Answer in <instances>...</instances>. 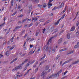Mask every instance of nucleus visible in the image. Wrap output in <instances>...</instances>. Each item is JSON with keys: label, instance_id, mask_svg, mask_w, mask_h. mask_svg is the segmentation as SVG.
I'll return each instance as SVG.
<instances>
[{"label": "nucleus", "instance_id": "obj_1", "mask_svg": "<svg viewBox=\"0 0 79 79\" xmlns=\"http://www.w3.org/2000/svg\"><path fill=\"white\" fill-rule=\"evenodd\" d=\"M61 72H62V70L61 69L60 70V71L59 72L55 74H52V75H51L50 76L48 77L46 79H51L52 78V77H53V76L54 77H57V76H59V75H60V73H61Z\"/></svg>", "mask_w": 79, "mask_h": 79}, {"label": "nucleus", "instance_id": "obj_2", "mask_svg": "<svg viewBox=\"0 0 79 79\" xmlns=\"http://www.w3.org/2000/svg\"><path fill=\"white\" fill-rule=\"evenodd\" d=\"M22 66V64H20L18 66L16 67L12 70L13 71L18 69H21L23 68V67Z\"/></svg>", "mask_w": 79, "mask_h": 79}, {"label": "nucleus", "instance_id": "obj_3", "mask_svg": "<svg viewBox=\"0 0 79 79\" xmlns=\"http://www.w3.org/2000/svg\"><path fill=\"white\" fill-rule=\"evenodd\" d=\"M47 74V73L46 72H43L42 73L41 76L43 77V78H44L45 77V76Z\"/></svg>", "mask_w": 79, "mask_h": 79}, {"label": "nucleus", "instance_id": "obj_4", "mask_svg": "<svg viewBox=\"0 0 79 79\" xmlns=\"http://www.w3.org/2000/svg\"><path fill=\"white\" fill-rule=\"evenodd\" d=\"M73 60V59H69V60L64 62L63 64H66V63H68V62H69L71 61H72V60Z\"/></svg>", "mask_w": 79, "mask_h": 79}, {"label": "nucleus", "instance_id": "obj_5", "mask_svg": "<svg viewBox=\"0 0 79 79\" xmlns=\"http://www.w3.org/2000/svg\"><path fill=\"white\" fill-rule=\"evenodd\" d=\"M51 3V2H50V1H49V2L48 4V8H50V6H52V5L53 4L52 3Z\"/></svg>", "mask_w": 79, "mask_h": 79}, {"label": "nucleus", "instance_id": "obj_6", "mask_svg": "<svg viewBox=\"0 0 79 79\" xmlns=\"http://www.w3.org/2000/svg\"><path fill=\"white\" fill-rule=\"evenodd\" d=\"M18 60V58H15V59H14L12 61H11L10 62V64H12V63H14V62H15V61H16V60Z\"/></svg>", "mask_w": 79, "mask_h": 79}, {"label": "nucleus", "instance_id": "obj_7", "mask_svg": "<svg viewBox=\"0 0 79 79\" xmlns=\"http://www.w3.org/2000/svg\"><path fill=\"white\" fill-rule=\"evenodd\" d=\"M79 42H77V43L74 46L75 48H77V47H79Z\"/></svg>", "mask_w": 79, "mask_h": 79}, {"label": "nucleus", "instance_id": "obj_8", "mask_svg": "<svg viewBox=\"0 0 79 79\" xmlns=\"http://www.w3.org/2000/svg\"><path fill=\"white\" fill-rule=\"evenodd\" d=\"M46 61V60H44L42 61L39 64V66H40L42 64H44Z\"/></svg>", "mask_w": 79, "mask_h": 79}, {"label": "nucleus", "instance_id": "obj_9", "mask_svg": "<svg viewBox=\"0 0 79 79\" xmlns=\"http://www.w3.org/2000/svg\"><path fill=\"white\" fill-rule=\"evenodd\" d=\"M57 35H58V34L55 35L54 36H53L52 37H51V38H50L49 40L52 41V39H53L54 38H55V37H56V36H57Z\"/></svg>", "mask_w": 79, "mask_h": 79}, {"label": "nucleus", "instance_id": "obj_10", "mask_svg": "<svg viewBox=\"0 0 79 79\" xmlns=\"http://www.w3.org/2000/svg\"><path fill=\"white\" fill-rule=\"evenodd\" d=\"M53 29H54V27H51L49 30V31H51V32H52L53 31Z\"/></svg>", "mask_w": 79, "mask_h": 79}, {"label": "nucleus", "instance_id": "obj_11", "mask_svg": "<svg viewBox=\"0 0 79 79\" xmlns=\"http://www.w3.org/2000/svg\"><path fill=\"white\" fill-rule=\"evenodd\" d=\"M61 42H62V38H60L59 40L58 41V44H60Z\"/></svg>", "mask_w": 79, "mask_h": 79}, {"label": "nucleus", "instance_id": "obj_12", "mask_svg": "<svg viewBox=\"0 0 79 79\" xmlns=\"http://www.w3.org/2000/svg\"><path fill=\"white\" fill-rule=\"evenodd\" d=\"M75 27H73L71 29L70 31H74L75 30Z\"/></svg>", "mask_w": 79, "mask_h": 79}, {"label": "nucleus", "instance_id": "obj_13", "mask_svg": "<svg viewBox=\"0 0 79 79\" xmlns=\"http://www.w3.org/2000/svg\"><path fill=\"white\" fill-rule=\"evenodd\" d=\"M79 62V60H78L77 61H76L75 62H73L72 64H77V63H78Z\"/></svg>", "mask_w": 79, "mask_h": 79}, {"label": "nucleus", "instance_id": "obj_14", "mask_svg": "<svg viewBox=\"0 0 79 79\" xmlns=\"http://www.w3.org/2000/svg\"><path fill=\"white\" fill-rule=\"evenodd\" d=\"M67 50V48H64L59 51V52H63V51H66Z\"/></svg>", "mask_w": 79, "mask_h": 79}, {"label": "nucleus", "instance_id": "obj_15", "mask_svg": "<svg viewBox=\"0 0 79 79\" xmlns=\"http://www.w3.org/2000/svg\"><path fill=\"white\" fill-rule=\"evenodd\" d=\"M39 21H40V22H44V21H45V19H43L40 20Z\"/></svg>", "mask_w": 79, "mask_h": 79}, {"label": "nucleus", "instance_id": "obj_16", "mask_svg": "<svg viewBox=\"0 0 79 79\" xmlns=\"http://www.w3.org/2000/svg\"><path fill=\"white\" fill-rule=\"evenodd\" d=\"M14 3V1L13 0H11V1L10 2V4L12 6H13V3Z\"/></svg>", "mask_w": 79, "mask_h": 79}, {"label": "nucleus", "instance_id": "obj_17", "mask_svg": "<svg viewBox=\"0 0 79 79\" xmlns=\"http://www.w3.org/2000/svg\"><path fill=\"white\" fill-rule=\"evenodd\" d=\"M45 56H46V55H45V54H44V56L43 57H42L40 59V61H42V60H43V59H44V58H45Z\"/></svg>", "mask_w": 79, "mask_h": 79}, {"label": "nucleus", "instance_id": "obj_18", "mask_svg": "<svg viewBox=\"0 0 79 79\" xmlns=\"http://www.w3.org/2000/svg\"><path fill=\"white\" fill-rule=\"evenodd\" d=\"M21 27H22V25L19 26H17L15 27V29H19V28H21Z\"/></svg>", "mask_w": 79, "mask_h": 79}, {"label": "nucleus", "instance_id": "obj_19", "mask_svg": "<svg viewBox=\"0 0 79 79\" xmlns=\"http://www.w3.org/2000/svg\"><path fill=\"white\" fill-rule=\"evenodd\" d=\"M55 30L56 31H55L53 33H52V34H55V33H56V32H58V29H57V28L55 29Z\"/></svg>", "mask_w": 79, "mask_h": 79}, {"label": "nucleus", "instance_id": "obj_20", "mask_svg": "<svg viewBox=\"0 0 79 79\" xmlns=\"http://www.w3.org/2000/svg\"><path fill=\"white\" fill-rule=\"evenodd\" d=\"M65 14L63 15L60 18V19H60V20L61 19H63L64 18V16H65Z\"/></svg>", "mask_w": 79, "mask_h": 79}, {"label": "nucleus", "instance_id": "obj_21", "mask_svg": "<svg viewBox=\"0 0 79 79\" xmlns=\"http://www.w3.org/2000/svg\"><path fill=\"white\" fill-rule=\"evenodd\" d=\"M60 19H59L57 22L55 23V25H58L59 23V22H60Z\"/></svg>", "mask_w": 79, "mask_h": 79}, {"label": "nucleus", "instance_id": "obj_22", "mask_svg": "<svg viewBox=\"0 0 79 79\" xmlns=\"http://www.w3.org/2000/svg\"><path fill=\"white\" fill-rule=\"evenodd\" d=\"M14 39V36H13V37L11 39H10V41H11V42H13V40Z\"/></svg>", "mask_w": 79, "mask_h": 79}, {"label": "nucleus", "instance_id": "obj_23", "mask_svg": "<svg viewBox=\"0 0 79 79\" xmlns=\"http://www.w3.org/2000/svg\"><path fill=\"white\" fill-rule=\"evenodd\" d=\"M67 38L68 39H70V34L69 33H68L67 34Z\"/></svg>", "mask_w": 79, "mask_h": 79}, {"label": "nucleus", "instance_id": "obj_24", "mask_svg": "<svg viewBox=\"0 0 79 79\" xmlns=\"http://www.w3.org/2000/svg\"><path fill=\"white\" fill-rule=\"evenodd\" d=\"M43 8H45V7H47V4L46 3L44 4L43 5Z\"/></svg>", "mask_w": 79, "mask_h": 79}, {"label": "nucleus", "instance_id": "obj_25", "mask_svg": "<svg viewBox=\"0 0 79 79\" xmlns=\"http://www.w3.org/2000/svg\"><path fill=\"white\" fill-rule=\"evenodd\" d=\"M32 2H34L36 3H38L39 1V0H32Z\"/></svg>", "mask_w": 79, "mask_h": 79}, {"label": "nucleus", "instance_id": "obj_26", "mask_svg": "<svg viewBox=\"0 0 79 79\" xmlns=\"http://www.w3.org/2000/svg\"><path fill=\"white\" fill-rule=\"evenodd\" d=\"M9 51H8L6 52V56H9Z\"/></svg>", "mask_w": 79, "mask_h": 79}, {"label": "nucleus", "instance_id": "obj_27", "mask_svg": "<svg viewBox=\"0 0 79 79\" xmlns=\"http://www.w3.org/2000/svg\"><path fill=\"white\" fill-rule=\"evenodd\" d=\"M37 18H39L38 16H37L36 17L34 18V21L35 22V21H37Z\"/></svg>", "mask_w": 79, "mask_h": 79}, {"label": "nucleus", "instance_id": "obj_28", "mask_svg": "<svg viewBox=\"0 0 79 79\" xmlns=\"http://www.w3.org/2000/svg\"><path fill=\"white\" fill-rule=\"evenodd\" d=\"M60 57V55H57V57L56 58V60H58Z\"/></svg>", "mask_w": 79, "mask_h": 79}, {"label": "nucleus", "instance_id": "obj_29", "mask_svg": "<svg viewBox=\"0 0 79 79\" xmlns=\"http://www.w3.org/2000/svg\"><path fill=\"white\" fill-rule=\"evenodd\" d=\"M32 50H31L30 52H29V55H32Z\"/></svg>", "mask_w": 79, "mask_h": 79}, {"label": "nucleus", "instance_id": "obj_30", "mask_svg": "<svg viewBox=\"0 0 79 79\" xmlns=\"http://www.w3.org/2000/svg\"><path fill=\"white\" fill-rule=\"evenodd\" d=\"M15 47V46L13 45L12 46V47H11L10 48V50H13L14 48Z\"/></svg>", "mask_w": 79, "mask_h": 79}, {"label": "nucleus", "instance_id": "obj_31", "mask_svg": "<svg viewBox=\"0 0 79 79\" xmlns=\"http://www.w3.org/2000/svg\"><path fill=\"white\" fill-rule=\"evenodd\" d=\"M4 24H5V22L3 23L2 24H1L0 25V27H2V26H3V25H4Z\"/></svg>", "mask_w": 79, "mask_h": 79}, {"label": "nucleus", "instance_id": "obj_32", "mask_svg": "<svg viewBox=\"0 0 79 79\" xmlns=\"http://www.w3.org/2000/svg\"><path fill=\"white\" fill-rule=\"evenodd\" d=\"M26 31V30H22L21 31V33L22 34H24V32Z\"/></svg>", "mask_w": 79, "mask_h": 79}, {"label": "nucleus", "instance_id": "obj_33", "mask_svg": "<svg viewBox=\"0 0 79 79\" xmlns=\"http://www.w3.org/2000/svg\"><path fill=\"white\" fill-rule=\"evenodd\" d=\"M79 21H77V22L76 23V26H78V25H79Z\"/></svg>", "mask_w": 79, "mask_h": 79}, {"label": "nucleus", "instance_id": "obj_34", "mask_svg": "<svg viewBox=\"0 0 79 79\" xmlns=\"http://www.w3.org/2000/svg\"><path fill=\"white\" fill-rule=\"evenodd\" d=\"M30 64H31V63H30V62L28 63L27 64V66H29Z\"/></svg>", "mask_w": 79, "mask_h": 79}, {"label": "nucleus", "instance_id": "obj_35", "mask_svg": "<svg viewBox=\"0 0 79 79\" xmlns=\"http://www.w3.org/2000/svg\"><path fill=\"white\" fill-rule=\"evenodd\" d=\"M52 42V41L50 40H48V43H47V44L48 45L49 44V43L50 42Z\"/></svg>", "mask_w": 79, "mask_h": 79}, {"label": "nucleus", "instance_id": "obj_36", "mask_svg": "<svg viewBox=\"0 0 79 79\" xmlns=\"http://www.w3.org/2000/svg\"><path fill=\"white\" fill-rule=\"evenodd\" d=\"M28 26H28V27H31V26H32V23H31L30 24L28 25Z\"/></svg>", "mask_w": 79, "mask_h": 79}, {"label": "nucleus", "instance_id": "obj_37", "mask_svg": "<svg viewBox=\"0 0 79 79\" xmlns=\"http://www.w3.org/2000/svg\"><path fill=\"white\" fill-rule=\"evenodd\" d=\"M38 6L40 8H41V7H42V5H40V4H38Z\"/></svg>", "mask_w": 79, "mask_h": 79}, {"label": "nucleus", "instance_id": "obj_38", "mask_svg": "<svg viewBox=\"0 0 79 79\" xmlns=\"http://www.w3.org/2000/svg\"><path fill=\"white\" fill-rule=\"evenodd\" d=\"M46 51H48V46H47L46 49H45Z\"/></svg>", "mask_w": 79, "mask_h": 79}, {"label": "nucleus", "instance_id": "obj_39", "mask_svg": "<svg viewBox=\"0 0 79 79\" xmlns=\"http://www.w3.org/2000/svg\"><path fill=\"white\" fill-rule=\"evenodd\" d=\"M27 67H25L23 71H26V69H27Z\"/></svg>", "mask_w": 79, "mask_h": 79}, {"label": "nucleus", "instance_id": "obj_40", "mask_svg": "<svg viewBox=\"0 0 79 79\" xmlns=\"http://www.w3.org/2000/svg\"><path fill=\"white\" fill-rule=\"evenodd\" d=\"M45 30H46L45 28L43 29V34H44V32L45 31Z\"/></svg>", "mask_w": 79, "mask_h": 79}, {"label": "nucleus", "instance_id": "obj_41", "mask_svg": "<svg viewBox=\"0 0 79 79\" xmlns=\"http://www.w3.org/2000/svg\"><path fill=\"white\" fill-rule=\"evenodd\" d=\"M22 16H23V15L21 14V15L19 16L18 17H19V18H22Z\"/></svg>", "mask_w": 79, "mask_h": 79}, {"label": "nucleus", "instance_id": "obj_42", "mask_svg": "<svg viewBox=\"0 0 79 79\" xmlns=\"http://www.w3.org/2000/svg\"><path fill=\"white\" fill-rule=\"evenodd\" d=\"M39 34V32H36V36H37V35H38Z\"/></svg>", "mask_w": 79, "mask_h": 79}, {"label": "nucleus", "instance_id": "obj_43", "mask_svg": "<svg viewBox=\"0 0 79 79\" xmlns=\"http://www.w3.org/2000/svg\"><path fill=\"white\" fill-rule=\"evenodd\" d=\"M64 32V30H62L59 33V35H60L61 34H62V33H63Z\"/></svg>", "mask_w": 79, "mask_h": 79}, {"label": "nucleus", "instance_id": "obj_44", "mask_svg": "<svg viewBox=\"0 0 79 79\" xmlns=\"http://www.w3.org/2000/svg\"><path fill=\"white\" fill-rule=\"evenodd\" d=\"M49 68L47 66L46 68V70L47 71V70H48Z\"/></svg>", "mask_w": 79, "mask_h": 79}, {"label": "nucleus", "instance_id": "obj_45", "mask_svg": "<svg viewBox=\"0 0 79 79\" xmlns=\"http://www.w3.org/2000/svg\"><path fill=\"white\" fill-rule=\"evenodd\" d=\"M51 22V20H49L47 21L46 22L47 23V24H48V23H50Z\"/></svg>", "mask_w": 79, "mask_h": 79}, {"label": "nucleus", "instance_id": "obj_46", "mask_svg": "<svg viewBox=\"0 0 79 79\" xmlns=\"http://www.w3.org/2000/svg\"><path fill=\"white\" fill-rule=\"evenodd\" d=\"M31 38H29V37L27 38V39H26V40H27V41H28V40H30V39H31Z\"/></svg>", "mask_w": 79, "mask_h": 79}, {"label": "nucleus", "instance_id": "obj_47", "mask_svg": "<svg viewBox=\"0 0 79 79\" xmlns=\"http://www.w3.org/2000/svg\"><path fill=\"white\" fill-rule=\"evenodd\" d=\"M20 8H21V6H19L18 7V8L19 10H20Z\"/></svg>", "mask_w": 79, "mask_h": 79}, {"label": "nucleus", "instance_id": "obj_48", "mask_svg": "<svg viewBox=\"0 0 79 79\" xmlns=\"http://www.w3.org/2000/svg\"><path fill=\"white\" fill-rule=\"evenodd\" d=\"M68 71H65L64 73V75H65L66 74V73H68Z\"/></svg>", "mask_w": 79, "mask_h": 79}, {"label": "nucleus", "instance_id": "obj_49", "mask_svg": "<svg viewBox=\"0 0 79 79\" xmlns=\"http://www.w3.org/2000/svg\"><path fill=\"white\" fill-rule=\"evenodd\" d=\"M10 32V30H9L8 31H7L6 33V34H8Z\"/></svg>", "mask_w": 79, "mask_h": 79}, {"label": "nucleus", "instance_id": "obj_50", "mask_svg": "<svg viewBox=\"0 0 79 79\" xmlns=\"http://www.w3.org/2000/svg\"><path fill=\"white\" fill-rule=\"evenodd\" d=\"M55 49H53L52 50V53H55Z\"/></svg>", "mask_w": 79, "mask_h": 79}, {"label": "nucleus", "instance_id": "obj_51", "mask_svg": "<svg viewBox=\"0 0 79 79\" xmlns=\"http://www.w3.org/2000/svg\"><path fill=\"white\" fill-rule=\"evenodd\" d=\"M26 36H27V34H25L24 36V38H25Z\"/></svg>", "mask_w": 79, "mask_h": 79}, {"label": "nucleus", "instance_id": "obj_52", "mask_svg": "<svg viewBox=\"0 0 79 79\" xmlns=\"http://www.w3.org/2000/svg\"><path fill=\"white\" fill-rule=\"evenodd\" d=\"M17 77H21V76H22V75H17Z\"/></svg>", "mask_w": 79, "mask_h": 79}, {"label": "nucleus", "instance_id": "obj_53", "mask_svg": "<svg viewBox=\"0 0 79 79\" xmlns=\"http://www.w3.org/2000/svg\"><path fill=\"white\" fill-rule=\"evenodd\" d=\"M38 63H39V61H37L35 63V65L37 64H38Z\"/></svg>", "mask_w": 79, "mask_h": 79}, {"label": "nucleus", "instance_id": "obj_54", "mask_svg": "<svg viewBox=\"0 0 79 79\" xmlns=\"http://www.w3.org/2000/svg\"><path fill=\"white\" fill-rule=\"evenodd\" d=\"M27 61H28V59H25V60L24 61L25 63H26Z\"/></svg>", "mask_w": 79, "mask_h": 79}, {"label": "nucleus", "instance_id": "obj_55", "mask_svg": "<svg viewBox=\"0 0 79 79\" xmlns=\"http://www.w3.org/2000/svg\"><path fill=\"white\" fill-rule=\"evenodd\" d=\"M56 7H55L52 10V11H53V10H56Z\"/></svg>", "mask_w": 79, "mask_h": 79}, {"label": "nucleus", "instance_id": "obj_56", "mask_svg": "<svg viewBox=\"0 0 79 79\" xmlns=\"http://www.w3.org/2000/svg\"><path fill=\"white\" fill-rule=\"evenodd\" d=\"M16 12H15L12 14V16H14V15H16Z\"/></svg>", "mask_w": 79, "mask_h": 79}, {"label": "nucleus", "instance_id": "obj_57", "mask_svg": "<svg viewBox=\"0 0 79 79\" xmlns=\"http://www.w3.org/2000/svg\"><path fill=\"white\" fill-rule=\"evenodd\" d=\"M66 10H63V11H62V12H61V13H64V12H65V11Z\"/></svg>", "mask_w": 79, "mask_h": 79}, {"label": "nucleus", "instance_id": "obj_58", "mask_svg": "<svg viewBox=\"0 0 79 79\" xmlns=\"http://www.w3.org/2000/svg\"><path fill=\"white\" fill-rule=\"evenodd\" d=\"M25 21H26L25 20V19H23V20L22 21V23H23Z\"/></svg>", "mask_w": 79, "mask_h": 79}, {"label": "nucleus", "instance_id": "obj_59", "mask_svg": "<svg viewBox=\"0 0 79 79\" xmlns=\"http://www.w3.org/2000/svg\"><path fill=\"white\" fill-rule=\"evenodd\" d=\"M38 70V68H36L35 70V72H37V71Z\"/></svg>", "mask_w": 79, "mask_h": 79}, {"label": "nucleus", "instance_id": "obj_60", "mask_svg": "<svg viewBox=\"0 0 79 79\" xmlns=\"http://www.w3.org/2000/svg\"><path fill=\"white\" fill-rule=\"evenodd\" d=\"M30 48H32V47H33V45H30Z\"/></svg>", "mask_w": 79, "mask_h": 79}, {"label": "nucleus", "instance_id": "obj_61", "mask_svg": "<svg viewBox=\"0 0 79 79\" xmlns=\"http://www.w3.org/2000/svg\"><path fill=\"white\" fill-rule=\"evenodd\" d=\"M25 62H24V61H23V62H22V64H22V65H23V64H24V63H25Z\"/></svg>", "mask_w": 79, "mask_h": 79}, {"label": "nucleus", "instance_id": "obj_62", "mask_svg": "<svg viewBox=\"0 0 79 79\" xmlns=\"http://www.w3.org/2000/svg\"><path fill=\"white\" fill-rule=\"evenodd\" d=\"M25 55H26V53L23 54L21 56H23Z\"/></svg>", "mask_w": 79, "mask_h": 79}, {"label": "nucleus", "instance_id": "obj_63", "mask_svg": "<svg viewBox=\"0 0 79 79\" xmlns=\"http://www.w3.org/2000/svg\"><path fill=\"white\" fill-rule=\"evenodd\" d=\"M51 50H52V49H49V53L50 52H51Z\"/></svg>", "mask_w": 79, "mask_h": 79}, {"label": "nucleus", "instance_id": "obj_64", "mask_svg": "<svg viewBox=\"0 0 79 79\" xmlns=\"http://www.w3.org/2000/svg\"><path fill=\"white\" fill-rule=\"evenodd\" d=\"M35 66H36V65H35H35H33V68H35Z\"/></svg>", "mask_w": 79, "mask_h": 79}]
</instances>
